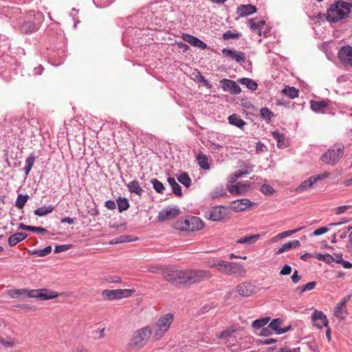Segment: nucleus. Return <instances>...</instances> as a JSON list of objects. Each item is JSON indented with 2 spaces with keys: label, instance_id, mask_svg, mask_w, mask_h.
<instances>
[{
  "label": "nucleus",
  "instance_id": "55",
  "mask_svg": "<svg viewBox=\"0 0 352 352\" xmlns=\"http://www.w3.org/2000/svg\"><path fill=\"white\" fill-rule=\"evenodd\" d=\"M105 281L109 283H119L121 282V278L118 276H109L105 278Z\"/></svg>",
  "mask_w": 352,
  "mask_h": 352
},
{
  "label": "nucleus",
  "instance_id": "26",
  "mask_svg": "<svg viewBox=\"0 0 352 352\" xmlns=\"http://www.w3.org/2000/svg\"><path fill=\"white\" fill-rule=\"evenodd\" d=\"M249 24L252 30L257 32L259 36H261V30L265 25L264 20L256 21L255 19H250Z\"/></svg>",
  "mask_w": 352,
  "mask_h": 352
},
{
  "label": "nucleus",
  "instance_id": "42",
  "mask_svg": "<svg viewBox=\"0 0 352 352\" xmlns=\"http://www.w3.org/2000/svg\"><path fill=\"white\" fill-rule=\"evenodd\" d=\"M118 208L119 212H122L129 208V203L126 198L119 197L117 199Z\"/></svg>",
  "mask_w": 352,
  "mask_h": 352
},
{
  "label": "nucleus",
  "instance_id": "23",
  "mask_svg": "<svg viewBox=\"0 0 352 352\" xmlns=\"http://www.w3.org/2000/svg\"><path fill=\"white\" fill-rule=\"evenodd\" d=\"M328 106H329L328 100H321V101L311 100L310 101L311 109L316 113L322 112L324 109L328 107Z\"/></svg>",
  "mask_w": 352,
  "mask_h": 352
},
{
  "label": "nucleus",
  "instance_id": "51",
  "mask_svg": "<svg viewBox=\"0 0 352 352\" xmlns=\"http://www.w3.org/2000/svg\"><path fill=\"white\" fill-rule=\"evenodd\" d=\"M228 265H230V262L223 261V260H219L218 270L219 272H223L225 274H226V272L228 270Z\"/></svg>",
  "mask_w": 352,
  "mask_h": 352
},
{
  "label": "nucleus",
  "instance_id": "7",
  "mask_svg": "<svg viewBox=\"0 0 352 352\" xmlns=\"http://www.w3.org/2000/svg\"><path fill=\"white\" fill-rule=\"evenodd\" d=\"M135 292L131 289H104L101 292V296L104 300H120L132 296Z\"/></svg>",
  "mask_w": 352,
  "mask_h": 352
},
{
  "label": "nucleus",
  "instance_id": "50",
  "mask_svg": "<svg viewBox=\"0 0 352 352\" xmlns=\"http://www.w3.org/2000/svg\"><path fill=\"white\" fill-rule=\"evenodd\" d=\"M73 247L72 244H63V245H58L55 246L54 252L60 253L62 252H65L69 250Z\"/></svg>",
  "mask_w": 352,
  "mask_h": 352
},
{
  "label": "nucleus",
  "instance_id": "1",
  "mask_svg": "<svg viewBox=\"0 0 352 352\" xmlns=\"http://www.w3.org/2000/svg\"><path fill=\"white\" fill-rule=\"evenodd\" d=\"M352 3L339 0L331 4L327 10V20L336 23L346 17L350 13Z\"/></svg>",
  "mask_w": 352,
  "mask_h": 352
},
{
  "label": "nucleus",
  "instance_id": "45",
  "mask_svg": "<svg viewBox=\"0 0 352 352\" xmlns=\"http://www.w3.org/2000/svg\"><path fill=\"white\" fill-rule=\"evenodd\" d=\"M269 317L257 319L252 322V327L255 329H262L268 323Z\"/></svg>",
  "mask_w": 352,
  "mask_h": 352
},
{
  "label": "nucleus",
  "instance_id": "11",
  "mask_svg": "<svg viewBox=\"0 0 352 352\" xmlns=\"http://www.w3.org/2000/svg\"><path fill=\"white\" fill-rule=\"evenodd\" d=\"M350 298V296L343 298L334 307L333 316L340 320L345 319L347 315L346 304L349 300Z\"/></svg>",
  "mask_w": 352,
  "mask_h": 352
},
{
  "label": "nucleus",
  "instance_id": "9",
  "mask_svg": "<svg viewBox=\"0 0 352 352\" xmlns=\"http://www.w3.org/2000/svg\"><path fill=\"white\" fill-rule=\"evenodd\" d=\"M179 214V209L177 206L166 207L162 210L158 214V221L163 222L177 217Z\"/></svg>",
  "mask_w": 352,
  "mask_h": 352
},
{
  "label": "nucleus",
  "instance_id": "36",
  "mask_svg": "<svg viewBox=\"0 0 352 352\" xmlns=\"http://www.w3.org/2000/svg\"><path fill=\"white\" fill-rule=\"evenodd\" d=\"M52 252V247L50 245L47 246L44 249L41 250H29L28 254L30 255L37 254L38 256L43 257L48 255Z\"/></svg>",
  "mask_w": 352,
  "mask_h": 352
},
{
  "label": "nucleus",
  "instance_id": "59",
  "mask_svg": "<svg viewBox=\"0 0 352 352\" xmlns=\"http://www.w3.org/2000/svg\"><path fill=\"white\" fill-rule=\"evenodd\" d=\"M272 330L270 327V325L265 327L261 329L259 334L263 336H269L272 334Z\"/></svg>",
  "mask_w": 352,
  "mask_h": 352
},
{
  "label": "nucleus",
  "instance_id": "16",
  "mask_svg": "<svg viewBox=\"0 0 352 352\" xmlns=\"http://www.w3.org/2000/svg\"><path fill=\"white\" fill-rule=\"evenodd\" d=\"M250 188V184L248 182H238L234 185L228 187L229 192L232 195H244Z\"/></svg>",
  "mask_w": 352,
  "mask_h": 352
},
{
  "label": "nucleus",
  "instance_id": "56",
  "mask_svg": "<svg viewBox=\"0 0 352 352\" xmlns=\"http://www.w3.org/2000/svg\"><path fill=\"white\" fill-rule=\"evenodd\" d=\"M329 230V228H327V227H320L318 229H316V230L314 231V232L312 233V235L313 236H319V235H321V234H323L326 232H327Z\"/></svg>",
  "mask_w": 352,
  "mask_h": 352
},
{
  "label": "nucleus",
  "instance_id": "31",
  "mask_svg": "<svg viewBox=\"0 0 352 352\" xmlns=\"http://www.w3.org/2000/svg\"><path fill=\"white\" fill-rule=\"evenodd\" d=\"M54 210V207L52 205L47 206H42L41 208H38L36 209L34 211V214L38 217H43L45 216L51 212H52Z\"/></svg>",
  "mask_w": 352,
  "mask_h": 352
},
{
  "label": "nucleus",
  "instance_id": "22",
  "mask_svg": "<svg viewBox=\"0 0 352 352\" xmlns=\"http://www.w3.org/2000/svg\"><path fill=\"white\" fill-rule=\"evenodd\" d=\"M256 12V8L251 4L241 5L237 8V13L241 17H244Z\"/></svg>",
  "mask_w": 352,
  "mask_h": 352
},
{
  "label": "nucleus",
  "instance_id": "64",
  "mask_svg": "<svg viewBox=\"0 0 352 352\" xmlns=\"http://www.w3.org/2000/svg\"><path fill=\"white\" fill-rule=\"evenodd\" d=\"M197 77L199 82H201L204 86L208 88L211 87V85L209 84L208 80L205 79V78L200 73H198V76Z\"/></svg>",
  "mask_w": 352,
  "mask_h": 352
},
{
  "label": "nucleus",
  "instance_id": "29",
  "mask_svg": "<svg viewBox=\"0 0 352 352\" xmlns=\"http://www.w3.org/2000/svg\"><path fill=\"white\" fill-rule=\"evenodd\" d=\"M58 296L59 294L56 292L47 289H40L39 298L41 300L53 299Z\"/></svg>",
  "mask_w": 352,
  "mask_h": 352
},
{
  "label": "nucleus",
  "instance_id": "30",
  "mask_svg": "<svg viewBox=\"0 0 352 352\" xmlns=\"http://www.w3.org/2000/svg\"><path fill=\"white\" fill-rule=\"evenodd\" d=\"M167 182L169 185L172 187L173 192L178 197H181L182 195V187L181 186L175 181L174 177H168L167 179Z\"/></svg>",
  "mask_w": 352,
  "mask_h": 352
},
{
  "label": "nucleus",
  "instance_id": "34",
  "mask_svg": "<svg viewBox=\"0 0 352 352\" xmlns=\"http://www.w3.org/2000/svg\"><path fill=\"white\" fill-rule=\"evenodd\" d=\"M177 179L179 182H180L186 188L189 187L191 185L192 181L187 173H181L179 175H177Z\"/></svg>",
  "mask_w": 352,
  "mask_h": 352
},
{
  "label": "nucleus",
  "instance_id": "49",
  "mask_svg": "<svg viewBox=\"0 0 352 352\" xmlns=\"http://www.w3.org/2000/svg\"><path fill=\"white\" fill-rule=\"evenodd\" d=\"M241 36V33L227 31L223 34L222 38L224 40L238 39Z\"/></svg>",
  "mask_w": 352,
  "mask_h": 352
},
{
  "label": "nucleus",
  "instance_id": "47",
  "mask_svg": "<svg viewBox=\"0 0 352 352\" xmlns=\"http://www.w3.org/2000/svg\"><path fill=\"white\" fill-rule=\"evenodd\" d=\"M226 194L224 188L223 186L216 187L214 190L210 192V197L212 199H216L222 197Z\"/></svg>",
  "mask_w": 352,
  "mask_h": 352
},
{
  "label": "nucleus",
  "instance_id": "27",
  "mask_svg": "<svg viewBox=\"0 0 352 352\" xmlns=\"http://www.w3.org/2000/svg\"><path fill=\"white\" fill-rule=\"evenodd\" d=\"M126 186L131 193H135L139 196H141L144 192V190L140 186L139 182L137 180L130 182L129 184H127Z\"/></svg>",
  "mask_w": 352,
  "mask_h": 352
},
{
  "label": "nucleus",
  "instance_id": "19",
  "mask_svg": "<svg viewBox=\"0 0 352 352\" xmlns=\"http://www.w3.org/2000/svg\"><path fill=\"white\" fill-rule=\"evenodd\" d=\"M252 204V202L248 199H241L233 201L231 203L230 208L233 211L240 212L245 210Z\"/></svg>",
  "mask_w": 352,
  "mask_h": 352
},
{
  "label": "nucleus",
  "instance_id": "14",
  "mask_svg": "<svg viewBox=\"0 0 352 352\" xmlns=\"http://www.w3.org/2000/svg\"><path fill=\"white\" fill-rule=\"evenodd\" d=\"M312 320L314 325L318 329H322L323 327H328L329 321L327 316L323 312L315 310L312 314Z\"/></svg>",
  "mask_w": 352,
  "mask_h": 352
},
{
  "label": "nucleus",
  "instance_id": "32",
  "mask_svg": "<svg viewBox=\"0 0 352 352\" xmlns=\"http://www.w3.org/2000/svg\"><path fill=\"white\" fill-rule=\"evenodd\" d=\"M272 135L277 141V146L279 148L286 146L285 138L283 133H280L278 131H274L272 132Z\"/></svg>",
  "mask_w": 352,
  "mask_h": 352
},
{
  "label": "nucleus",
  "instance_id": "33",
  "mask_svg": "<svg viewBox=\"0 0 352 352\" xmlns=\"http://www.w3.org/2000/svg\"><path fill=\"white\" fill-rule=\"evenodd\" d=\"M283 94L287 96L289 98L294 99L298 96V90L294 87L287 86L282 90Z\"/></svg>",
  "mask_w": 352,
  "mask_h": 352
},
{
  "label": "nucleus",
  "instance_id": "60",
  "mask_svg": "<svg viewBox=\"0 0 352 352\" xmlns=\"http://www.w3.org/2000/svg\"><path fill=\"white\" fill-rule=\"evenodd\" d=\"M40 289L28 290L26 295L30 298H39Z\"/></svg>",
  "mask_w": 352,
  "mask_h": 352
},
{
  "label": "nucleus",
  "instance_id": "21",
  "mask_svg": "<svg viewBox=\"0 0 352 352\" xmlns=\"http://www.w3.org/2000/svg\"><path fill=\"white\" fill-rule=\"evenodd\" d=\"M282 324V320L280 318H275L271 321L269 325L272 331H274L276 334L280 335L287 332L290 329V327H285L284 329L281 328Z\"/></svg>",
  "mask_w": 352,
  "mask_h": 352
},
{
  "label": "nucleus",
  "instance_id": "58",
  "mask_svg": "<svg viewBox=\"0 0 352 352\" xmlns=\"http://www.w3.org/2000/svg\"><path fill=\"white\" fill-rule=\"evenodd\" d=\"M292 270L290 265H283V268L280 271V275L281 276H286L291 274Z\"/></svg>",
  "mask_w": 352,
  "mask_h": 352
},
{
  "label": "nucleus",
  "instance_id": "25",
  "mask_svg": "<svg viewBox=\"0 0 352 352\" xmlns=\"http://www.w3.org/2000/svg\"><path fill=\"white\" fill-rule=\"evenodd\" d=\"M20 30L25 34H31L37 30V26L33 21H25L20 25Z\"/></svg>",
  "mask_w": 352,
  "mask_h": 352
},
{
  "label": "nucleus",
  "instance_id": "35",
  "mask_svg": "<svg viewBox=\"0 0 352 352\" xmlns=\"http://www.w3.org/2000/svg\"><path fill=\"white\" fill-rule=\"evenodd\" d=\"M261 116L267 122L272 121V120L275 117L274 113L268 108L263 107L260 110Z\"/></svg>",
  "mask_w": 352,
  "mask_h": 352
},
{
  "label": "nucleus",
  "instance_id": "48",
  "mask_svg": "<svg viewBox=\"0 0 352 352\" xmlns=\"http://www.w3.org/2000/svg\"><path fill=\"white\" fill-rule=\"evenodd\" d=\"M151 184L155 190L158 193H162L164 190V184L157 179H152Z\"/></svg>",
  "mask_w": 352,
  "mask_h": 352
},
{
  "label": "nucleus",
  "instance_id": "63",
  "mask_svg": "<svg viewBox=\"0 0 352 352\" xmlns=\"http://www.w3.org/2000/svg\"><path fill=\"white\" fill-rule=\"evenodd\" d=\"M349 208H351V206H349V205H344V206H339L336 208V214H343Z\"/></svg>",
  "mask_w": 352,
  "mask_h": 352
},
{
  "label": "nucleus",
  "instance_id": "10",
  "mask_svg": "<svg viewBox=\"0 0 352 352\" xmlns=\"http://www.w3.org/2000/svg\"><path fill=\"white\" fill-rule=\"evenodd\" d=\"M338 58L344 65L352 67V47H342L338 52Z\"/></svg>",
  "mask_w": 352,
  "mask_h": 352
},
{
  "label": "nucleus",
  "instance_id": "4",
  "mask_svg": "<svg viewBox=\"0 0 352 352\" xmlns=\"http://www.w3.org/2000/svg\"><path fill=\"white\" fill-rule=\"evenodd\" d=\"M163 278L171 285L178 286L186 285V270L166 269L162 272Z\"/></svg>",
  "mask_w": 352,
  "mask_h": 352
},
{
  "label": "nucleus",
  "instance_id": "54",
  "mask_svg": "<svg viewBox=\"0 0 352 352\" xmlns=\"http://www.w3.org/2000/svg\"><path fill=\"white\" fill-rule=\"evenodd\" d=\"M237 63H243L245 60V53L242 52H236L234 58Z\"/></svg>",
  "mask_w": 352,
  "mask_h": 352
},
{
  "label": "nucleus",
  "instance_id": "15",
  "mask_svg": "<svg viewBox=\"0 0 352 352\" xmlns=\"http://www.w3.org/2000/svg\"><path fill=\"white\" fill-rule=\"evenodd\" d=\"M220 83L223 89L226 91H229L234 94H239L241 91L240 87L234 80L223 78L220 80Z\"/></svg>",
  "mask_w": 352,
  "mask_h": 352
},
{
  "label": "nucleus",
  "instance_id": "62",
  "mask_svg": "<svg viewBox=\"0 0 352 352\" xmlns=\"http://www.w3.org/2000/svg\"><path fill=\"white\" fill-rule=\"evenodd\" d=\"M236 52V51H235V50H232L227 49V48H223L222 50L223 54H224L225 56L230 57L232 59L234 58V56L235 55Z\"/></svg>",
  "mask_w": 352,
  "mask_h": 352
},
{
  "label": "nucleus",
  "instance_id": "43",
  "mask_svg": "<svg viewBox=\"0 0 352 352\" xmlns=\"http://www.w3.org/2000/svg\"><path fill=\"white\" fill-rule=\"evenodd\" d=\"M28 292L27 289H10L8 291V294L11 298H19L21 296H25L26 293Z\"/></svg>",
  "mask_w": 352,
  "mask_h": 352
},
{
  "label": "nucleus",
  "instance_id": "17",
  "mask_svg": "<svg viewBox=\"0 0 352 352\" xmlns=\"http://www.w3.org/2000/svg\"><path fill=\"white\" fill-rule=\"evenodd\" d=\"M256 287L249 282H244L236 287V292L241 296H250L255 293Z\"/></svg>",
  "mask_w": 352,
  "mask_h": 352
},
{
  "label": "nucleus",
  "instance_id": "20",
  "mask_svg": "<svg viewBox=\"0 0 352 352\" xmlns=\"http://www.w3.org/2000/svg\"><path fill=\"white\" fill-rule=\"evenodd\" d=\"M319 179H320V175L311 176L307 179L305 180L298 187H297L296 191L297 192H302L305 190H307L309 188H311L314 184L317 182Z\"/></svg>",
  "mask_w": 352,
  "mask_h": 352
},
{
  "label": "nucleus",
  "instance_id": "2",
  "mask_svg": "<svg viewBox=\"0 0 352 352\" xmlns=\"http://www.w3.org/2000/svg\"><path fill=\"white\" fill-rule=\"evenodd\" d=\"M344 153V144L342 143H336L321 156L320 160L325 164L335 166L343 157Z\"/></svg>",
  "mask_w": 352,
  "mask_h": 352
},
{
  "label": "nucleus",
  "instance_id": "8",
  "mask_svg": "<svg viewBox=\"0 0 352 352\" xmlns=\"http://www.w3.org/2000/svg\"><path fill=\"white\" fill-rule=\"evenodd\" d=\"M151 327L146 326L134 333L131 340V344L138 347H142L148 340L151 336Z\"/></svg>",
  "mask_w": 352,
  "mask_h": 352
},
{
  "label": "nucleus",
  "instance_id": "61",
  "mask_svg": "<svg viewBox=\"0 0 352 352\" xmlns=\"http://www.w3.org/2000/svg\"><path fill=\"white\" fill-rule=\"evenodd\" d=\"M30 231H32V232H34L40 233V234H44L48 232V231L45 228H41V227L32 226H31V227L30 228Z\"/></svg>",
  "mask_w": 352,
  "mask_h": 352
},
{
  "label": "nucleus",
  "instance_id": "28",
  "mask_svg": "<svg viewBox=\"0 0 352 352\" xmlns=\"http://www.w3.org/2000/svg\"><path fill=\"white\" fill-rule=\"evenodd\" d=\"M228 120L230 124L236 126L239 129H242L245 124V122L242 120L239 116L235 113L229 116Z\"/></svg>",
  "mask_w": 352,
  "mask_h": 352
},
{
  "label": "nucleus",
  "instance_id": "39",
  "mask_svg": "<svg viewBox=\"0 0 352 352\" xmlns=\"http://www.w3.org/2000/svg\"><path fill=\"white\" fill-rule=\"evenodd\" d=\"M35 156L34 154H31L26 158L25 166L24 167V172L26 176H28L34 164Z\"/></svg>",
  "mask_w": 352,
  "mask_h": 352
},
{
  "label": "nucleus",
  "instance_id": "52",
  "mask_svg": "<svg viewBox=\"0 0 352 352\" xmlns=\"http://www.w3.org/2000/svg\"><path fill=\"white\" fill-rule=\"evenodd\" d=\"M261 191L265 195H272L274 192V189L268 184H263L261 186Z\"/></svg>",
  "mask_w": 352,
  "mask_h": 352
},
{
  "label": "nucleus",
  "instance_id": "41",
  "mask_svg": "<svg viewBox=\"0 0 352 352\" xmlns=\"http://www.w3.org/2000/svg\"><path fill=\"white\" fill-rule=\"evenodd\" d=\"M260 235L259 234H253L250 236H247L241 238L237 241L238 243H248V244H252L257 241V240L259 239Z\"/></svg>",
  "mask_w": 352,
  "mask_h": 352
},
{
  "label": "nucleus",
  "instance_id": "12",
  "mask_svg": "<svg viewBox=\"0 0 352 352\" xmlns=\"http://www.w3.org/2000/svg\"><path fill=\"white\" fill-rule=\"evenodd\" d=\"M246 274L245 267L239 263L230 262V265L228 267L226 275H233L236 277H243Z\"/></svg>",
  "mask_w": 352,
  "mask_h": 352
},
{
  "label": "nucleus",
  "instance_id": "37",
  "mask_svg": "<svg viewBox=\"0 0 352 352\" xmlns=\"http://www.w3.org/2000/svg\"><path fill=\"white\" fill-rule=\"evenodd\" d=\"M197 160L201 168H202L204 170H208L210 168V166L208 162V157L206 155L203 153H199L197 156Z\"/></svg>",
  "mask_w": 352,
  "mask_h": 352
},
{
  "label": "nucleus",
  "instance_id": "6",
  "mask_svg": "<svg viewBox=\"0 0 352 352\" xmlns=\"http://www.w3.org/2000/svg\"><path fill=\"white\" fill-rule=\"evenodd\" d=\"M186 285H192L208 279L212 274L208 270H185Z\"/></svg>",
  "mask_w": 352,
  "mask_h": 352
},
{
  "label": "nucleus",
  "instance_id": "57",
  "mask_svg": "<svg viewBox=\"0 0 352 352\" xmlns=\"http://www.w3.org/2000/svg\"><path fill=\"white\" fill-rule=\"evenodd\" d=\"M291 250V244L289 241L283 244L276 252V254H280L284 252L289 251Z\"/></svg>",
  "mask_w": 352,
  "mask_h": 352
},
{
  "label": "nucleus",
  "instance_id": "40",
  "mask_svg": "<svg viewBox=\"0 0 352 352\" xmlns=\"http://www.w3.org/2000/svg\"><path fill=\"white\" fill-rule=\"evenodd\" d=\"M240 82L243 85H245L248 89L252 91H254L257 89L258 85L257 83L250 78H243L239 80Z\"/></svg>",
  "mask_w": 352,
  "mask_h": 352
},
{
  "label": "nucleus",
  "instance_id": "46",
  "mask_svg": "<svg viewBox=\"0 0 352 352\" xmlns=\"http://www.w3.org/2000/svg\"><path fill=\"white\" fill-rule=\"evenodd\" d=\"M302 228H303V227H300L297 229L283 232L277 234L272 240H273V241H276L278 239H282V238L289 236L293 234L296 233L297 232L302 230Z\"/></svg>",
  "mask_w": 352,
  "mask_h": 352
},
{
  "label": "nucleus",
  "instance_id": "44",
  "mask_svg": "<svg viewBox=\"0 0 352 352\" xmlns=\"http://www.w3.org/2000/svg\"><path fill=\"white\" fill-rule=\"evenodd\" d=\"M29 199L28 195H19L15 202V206L19 209H22Z\"/></svg>",
  "mask_w": 352,
  "mask_h": 352
},
{
  "label": "nucleus",
  "instance_id": "18",
  "mask_svg": "<svg viewBox=\"0 0 352 352\" xmlns=\"http://www.w3.org/2000/svg\"><path fill=\"white\" fill-rule=\"evenodd\" d=\"M182 38L184 41L190 44L194 47H199L201 50H205L207 48V45L204 42L192 35L188 34H183Z\"/></svg>",
  "mask_w": 352,
  "mask_h": 352
},
{
  "label": "nucleus",
  "instance_id": "3",
  "mask_svg": "<svg viewBox=\"0 0 352 352\" xmlns=\"http://www.w3.org/2000/svg\"><path fill=\"white\" fill-rule=\"evenodd\" d=\"M173 320V316L167 314L162 316L151 328L153 338L155 340L160 339L169 329Z\"/></svg>",
  "mask_w": 352,
  "mask_h": 352
},
{
  "label": "nucleus",
  "instance_id": "5",
  "mask_svg": "<svg viewBox=\"0 0 352 352\" xmlns=\"http://www.w3.org/2000/svg\"><path fill=\"white\" fill-rule=\"evenodd\" d=\"M175 227L182 231H196L202 229L203 223L201 220L197 217H188L185 219L177 221Z\"/></svg>",
  "mask_w": 352,
  "mask_h": 352
},
{
  "label": "nucleus",
  "instance_id": "53",
  "mask_svg": "<svg viewBox=\"0 0 352 352\" xmlns=\"http://www.w3.org/2000/svg\"><path fill=\"white\" fill-rule=\"evenodd\" d=\"M316 285V281L309 282L308 283H307L301 287V292L302 293L306 291L312 290L315 288Z\"/></svg>",
  "mask_w": 352,
  "mask_h": 352
},
{
  "label": "nucleus",
  "instance_id": "38",
  "mask_svg": "<svg viewBox=\"0 0 352 352\" xmlns=\"http://www.w3.org/2000/svg\"><path fill=\"white\" fill-rule=\"evenodd\" d=\"M9 48L8 38L5 35H0V56L3 55Z\"/></svg>",
  "mask_w": 352,
  "mask_h": 352
},
{
  "label": "nucleus",
  "instance_id": "24",
  "mask_svg": "<svg viewBox=\"0 0 352 352\" xmlns=\"http://www.w3.org/2000/svg\"><path fill=\"white\" fill-rule=\"evenodd\" d=\"M28 237V234L24 232H17L11 235L8 239V244L12 247L16 245L18 243L23 241Z\"/></svg>",
  "mask_w": 352,
  "mask_h": 352
},
{
  "label": "nucleus",
  "instance_id": "13",
  "mask_svg": "<svg viewBox=\"0 0 352 352\" xmlns=\"http://www.w3.org/2000/svg\"><path fill=\"white\" fill-rule=\"evenodd\" d=\"M224 208L221 206H214L208 209L205 217L212 221H217L221 220L224 217Z\"/></svg>",
  "mask_w": 352,
  "mask_h": 352
}]
</instances>
